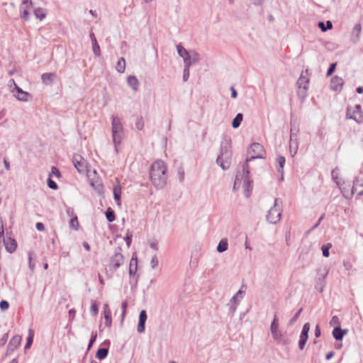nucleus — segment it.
I'll list each match as a JSON object with an SVG mask.
<instances>
[{"label":"nucleus","mask_w":363,"mask_h":363,"mask_svg":"<svg viewBox=\"0 0 363 363\" xmlns=\"http://www.w3.org/2000/svg\"><path fill=\"white\" fill-rule=\"evenodd\" d=\"M150 179L152 184L157 189H162L167 180V168L162 160L155 161L150 168Z\"/></svg>","instance_id":"f257e3e1"},{"label":"nucleus","mask_w":363,"mask_h":363,"mask_svg":"<svg viewBox=\"0 0 363 363\" xmlns=\"http://www.w3.org/2000/svg\"><path fill=\"white\" fill-rule=\"evenodd\" d=\"M231 140L229 138H224L220 143V154L216 159V163L223 170L230 167L232 155Z\"/></svg>","instance_id":"f03ea898"},{"label":"nucleus","mask_w":363,"mask_h":363,"mask_svg":"<svg viewBox=\"0 0 363 363\" xmlns=\"http://www.w3.org/2000/svg\"><path fill=\"white\" fill-rule=\"evenodd\" d=\"M111 133L116 152L124 138V128L121 118L117 116H111Z\"/></svg>","instance_id":"7ed1b4c3"},{"label":"nucleus","mask_w":363,"mask_h":363,"mask_svg":"<svg viewBox=\"0 0 363 363\" xmlns=\"http://www.w3.org/2000/svg\"><path fill=\"white\" fill-rule=\"evenodd\" d=\"M241 182H242V187L245 191V196L248 197L250 194V189L252 186L250 179L249 165L247 163H245L242 165L241 172H238L234 183V189L237 184H240Z\"/></svg>","instance_id":"20e7f679"},{"label":"nucleus","mask_w":363,"mask_h":363,"mask_svg":"<svg viewBox=\"0 0 363 363\" xmlns=\"http://www.w3.org/2000/svg\"><path fill=\"white\" fill-rule=\"evenodd\" d=\"M177 51L179 57L183 59L184 67H191L200 60L199 55L196 51H188L180 43L177 45Z\"/></svg>","instance_id":"39448f33"},{"label":"nucleus","mask_w":363,"mask_h":363,"mask_svg":"<svg viewBox=\"0 0 363 363\" xmlns=\"http://www.w3.org/2000/svg\"><path fill=\"white\" fill-rule=\"evenodd\" d=\"M310 82L308 70L302 71L299 78L296 82L298 86L297 94L298 99L303 101L308 96V85Z\"/></svg>","instance_id":"423d86ee"},{"label":"nucleus","mask_w":363,"mask_h":363,"mask_svg":"<svg viewBox=\"0 0 363 363\" xmlns=\"http://www.w3.org/2000/svg\"><path fill=\"white\" fill-rule=\"evenodd\" d=\"M282 213V201L277 198L274 199L273 206L268 211L266 218L271 224H277L281 218Z\"/></svg>","instance_id":"0eeeda50"},{"label":"nucleus","mask_w":363,"mask_h":363,"mask_svg":"<svg viewBox=\"0 0 363 363\" xmlns=\"http://www.w3.org/2000/svg\"><path fill=\"white\" fill-rule=\"evenodd\" d=\"M248 153L251 155V156L246 160L245 163L247 164L248 162H250L255 159L262 158L264 154V149L261 144L258 143H254L249 147Z\"/></svg>","instance_id":"6e6552de"},{"label":"nucleus","mask_w":363,"mask_h":363,"mask_svg":"<svg viewBox=\"0 0 363 363\" xmlns=\"http://www.w3.org/2000/svg\"><path fill=\"white\" fill-rule=\"evenodd\" d=\"M72 162L74 164V166L79 173L84 174L86 172V161L80 155H74L72 157Z\"/></svg>","instance_id":"1a4fd4ad"},{"label":"nucleus","mask_w":363,"mask_h":363,"mask_svg":"<svg viewBox=\"0 0 363 363\" xmlns=\"http://www.w3.org/2000/svg\"><path fill=\"white\" fill-rule=\"evenodd\" d=\"M270 331L272 333V336L274 341L277 342V344L279 345H286V340L282 333V332L279 330V325L277 326H270Z\"/></svg>","instance_id":"9d476101"},{"label":"nucleus","mask_w":363,"mask_h":363,"mask_svg":"<svg viewBox=\"0 0 363 363\" xmlns=\"http://www.w3.org/2000/svg\"><path fill=\"white\" fill-rule=\"evenodd\" d=\"M13 96L16 97L18 101L28 102L32 99V96L30 93L23 91L18 86H16V89L13 93H12Z\"/></svg>","instance_id":"9b49d317"},{"label":"nucleus","mask_w":363,"mask_h":363,"mask_svg":"<svg viewBox=\"0 0 363 363\" xmlns=\"http://www.w3.org/2000/svg\"><path fill=\"white\" fill-rule=\"evenodd\" d=\"M124 262L123 255L121 252H116L111 258L110 267L116 270Z\"/></svg>","instance_id":"f8f14e48"},{"label":"nucleus","mask_w":363,"mask_h":363,"mask_svg":"<svg viewBox=\"0 0 363 363\" xmlns=\"http://www.w3.org/2000/svg\"><path fill=\"white\" fill-rule=\"evenodd\" d=\"M344 84L342 78L338 76H334L330 81V88L335 91H340Z\"/></svg>","instance_id":"ddd939ff"},{"label":"nucleus","mask_w":363,"mask_h":363,"mask_svg":"<svg viewBox=\"0 0 363 363\" xmlns=\"http://www.w3.org/2000/svg\"><path fill=\"white\" fill-rule=\"evenodd\" d=\"M298 149V141L297 138H294L293 128H291L290 130L289 151L292 157H294L297 153Z\"/></svg>","instance_id":"4468645a"},{"label":"nucleus","mask_w":363,"mask_h":363,"mask_svg":"<svg viewBox=\"0 0 363 363\" xmlns=\"http://www.w3.org/2000/svg\"><path fill=\"white\" fill-rule=\"evenodd\" d=\"M361 113V106L359 104H357L354 106L352 111L350 108H347V118L355 121L357 123H359L361 121L357 118L356 115L359 114Z\"/></svg>","instance_id":"2eb2a0df"},{"label":"nucleus","mask_w":363,"mask_h":363,"mask_svg":"<svg viewBox=\"0 0 363 363\" xmlns=\"http://www.w3.org/2000/svg\"><path fill=\"white\" fill-rule=\"evenodd\" d=\"M147 318V315L146 311L142 310L139 314V321L137 327V330L139 333H143L145 331Z\"/></svg>","instance_id":"dca6fc26"},{"label":"nucleus","mask_w":363,"mask_h":363,"mask_svg":"<svg viewBox=\"0 0 363 363\" xmlns=\"http://www.w3.org/2000/svg\"><path fill=\"white\" fill-rule=\"evenodd\" d=\"M22 337L21 335H14L9 341L7 347V352H12L20 345Z\"/></svg>","instance_id":"f3484780"},{"label":"nucleus","mask_w":363,"mask_h":363,"mask_svg":"<svg viewBox=\"0 0 363 363\" xmlns=\"http://www.w3.org/2000/svg\"><path fill=\"white\" fill-rule=\"evenodd\" d=\"M354 194H357V196L363 195V180L362 178L357 177L353 182Z\"/></svg>","instance_id":"a211bd4d"},{"label":"nucleus","mask_w":363,"mask_h":363,"mask_svg":"<svg viewBox=\"0 0 363 363\" xmlns=\"http://www.w3.org/2000/svg\"><path fill=\"white\" fill-rule=\"evenodd\" d=\"M338 186L341 191L342 194L345 199H350L354 195L353 186L352 187L351 190H350V185H345L344 182H342V183H341Z\"/></svg>","instance_id":"6ab92c4d"},{"label":"nucleus","mask_w":363,"mask_h":363,"mask_svg":"<svg viewBox=\"0 0 363 363\" xmlns=\"http://www.w3.org/2000/svg\"><path fill=\"white\" fill-rule=\"evenodd\" d=\"M361 31V24H355L350 36V40L354 44H356L359 41Z\"/></svg>","instance_id":"aec40b11"},{"label":"nucleus","mask_w":363,"mask_h":363,"mask_svg":"<svg viewBox=\"0 0 363 363\" xmlns=\"http://www.w3.org/2000/svg\"><path fill=\"white\" fill-rule=\"evenodd\" d=\"M7 252L12 253L13 252L17 247L16 242L14 239L9 238L4 241Z\"/></svg>","instance_id":"412c9836"},{"label":"nucleus","mask_w":363,"mask_h":363,"mask_svg":"<svg viewBox=\"0 0 363 363\" xmlns=\"http://www.w3.org/2000/svg\"><path fill=\"white\" fill-rule=\"evenodd\" d=\"M347 332V330H342L340 325H337L334 328L333 335L336 340H342Z\"/></svg>","instance_id":"4be33fe9"},{"label":"nucleus","mask_w":363,"mask_h":363,"mask_svg":"<svg viewBox=\"0 0 363 363\" xmlns=\"http://www.w3.org/2000/svg\"><path fill=\"white\" fill-rule=\"evenodd\" d=\"M104 315L105 319V325L107 327H110L111 325L112 320L111 313L108 304H105L104 306Z\"/></svg>","instance_id":"5701e85b"},{"label":"nucleus","mask_w":363,"mask_h":363,"mask_svg":"<svg viewBox=\"0 0 363 363\" xmlns=\"http://www.w3.org/2000/svg\"><path fill=\"white\" fill-rule=\"evenodd\" d=\"M127 83L128 86L133 89V91H138L139 86V81L135 76L130 75L128 77Z\"/></svg>","instance_id":"b1692460"},{"label":"nucleus","mask_w":363,"mask_h":363,"mask_svg":"<svg viewBox=\"0 0 363 363\" xmlns=\"http://www.w3.org/2000/svg\"><path fill=\"white\" fill-rule=\"evenodd\" d=\"M285 162H286V160H285V157H283V156H278L277 157V162L279 165V168L277 169V172L281 174V179L283 180L284 179V167L285 165Z\"/></svg>","instance_id":"393cba45"},{"label":"nucleus","mask_w":363,"mask_h":363,"mask_svg":"<svg viewBox=\"0 0 363 363\" xmlns=\"http://www.w3.org/2000/svg\"><path fill=\"white\" fill-rule=\"evenodd\" d=\"M137 269H138V259H137V258L132 257L130 262V266H129L130 277L137 276L136 275Z\"/></svg>","instance_id":"a878e982"},{"label":"nucleus","mask_w":363,"mask_h":363,"mask_svg":"<svg viewBox=\"0 0 363 363\" xmlns=\"http://www.w3.org/2000/svg\"><path fill=\"white\" fill-rule=\"evenodd\" d=\"M34 15L38 21H43L47 15V11L43 8H38L34 10Z\"/></svg>","instance_id":"bb28decb"},{"label":"nucleus","mask_w":363,"mask_h":363,"mask_svg":"<svg viewBox=\"0 0 363 363\" xmlns=\"http://www.w3.org/2000/svg\"><path fill=\"white\" fill-rule=\"evenodd\" d=\"M55 78L56 76L54 73H44L41 76L42 81L44 84L52 83Z\"/></svg>","instance_id":"cd10ccee"},{"label":"nucleus","mask_w":363,"mask_h":363,"mask_svg":"<svg viewBox=\"0 0 363 363\" xmlns=\"http://www.w3.org/2000/svg\"><path fill=\"white\" fill-rule=\"evenodd\" d=\"M121 189L118 186L113 187V197L118 206H121Z\"/></svg>","instance_id":"c85d7f7f"},{"label":"nucleus","mask_w":363,"mask_h":363,"mask_svg":"<svg viewBox=\"0 0 363 363\" xmlns=\"http://www.w3.org/2000/svg\"><path fill=\"white\" fill-rule=\"evenodd\" d=\"M116 69L118 72L123 73L125 70V60L123 57L119 58L118 60Z\"/></svg>","instance_id":"c756f323"},{"label":"nucleus","mask_w":363,"mask_h":363,"mask_svg":"<svg viewBox=\"0 0 363 363\" xmlns=\"http://www.w3.org/2000/svg\"><path fill=\"white\" fill-rule=\"evenodd\" d=\"M33 337H34L33 331V330L31 328H30L28 330V337H27V339H26V345H25V350H28V349H29L31 347L33 341Z\"/></svg>","instance_id":"7c9ffc66"},{"label":"nucleus","mask_w":363,"mask_h":363,"mask_svg":"<svg viewBox=\"0 0 363 363\" xmlns=\"http://www.w3.org/2000/svg\"><path fill=\"white\" fill-rule=\"evenodd\" d=\"M243 119V115L240 113H238L232 121V126L234 128H238Z\"/></svg>","instance_id":"2f4dec72"},{"label":"nucleus","mask_w":363,"mask_h":363,"mask_svg":"<svg viewBox=\"0 0 363 363\" xmlns=\"http://www.w3.org/2000/svg\"><path fill=\"white\" fill-rule=\"evenodd\" d=\"M331 177H332L333 182H335V184L337 186H340V184L341 183H342L341 182V180L339 179V169L337 167H336L332 170Z\"/></svg>","instance_id":"473e14b6"},{"label":"nucleus","mask_w":363,"mask_h":363,"mask_svg":"<svg viewBox=\"0 0 363 363\" xmlns=\"http://www.w3.org/2000/svg\"><path fill=\"white\" fill-rule=\"evenodd\" d=\"M228 244L227 240L223 239L219 242L217 246V251L218 252H223L228 250Z\"/></svg>","instance_id":"72a5a7b5"},{"label":"nucleus","mask_w":363,"mask_h":363,"mask_svg":"<svg viewBox=\"0 0 363 363\" xmlns=\"http://www.w3.org/2000/svg\"><path fill=\"white\" fill-rule=\"evenodd\" d=\"M108 353V350L106 348H99L96 352V357L99 359H105Z\"/></svg>","instance_id":"f704fd0d"},{"label":"nucleus","mask_w":363,"mask_h":363,"mask_svg":"<svg viewBox=\"0 0 363 363\" xmlns=\"http://www.w3.org/2000/svg\"><path fill=\"white\" fill-rule=\"evenodd\" d=\"M308 335H300L298 340V347L301 350H303L305 347L306 343L308 340Z\"/></svg>","instance_id":"c9c22d12"},{"label":"nucleus","mask_w":363,"mask_h":363,"mask_svg":"<svg viewBox=\"0 0 363 363\" xmlns=\"http://www.w3.org/2000/svg\"><path fill=\"white\" fill-rule=\"evenodd\" d=\"M106 218L110 223L113 222L116 219L114 211L110 208L106 212Z\"/></svg>","instance_id":"e433bc0d"},{"label":"nucleus","mask_w":363,"mask_h":363,"mask_svg":"<svg viewBox=\"0 0 363 363\" xmlns=\"http://www.w3.org/2000/svg\"><path fill=\"white\" fill-rule=\"evenodd\" d=\"M332 247L331 243H327L326 245H324L322 246L321 250L323 252V255L325 257H328L330 255V249Z\"/></svg>","instance_id":"4c0bfd02"},{"label":"nucleus","mask_w":363,"mask_h":363,"mask_svg":"<svg viewBox=\"0 0 363 363\" xmlns=\"http://www.w3.org/2000/svg\"><path fill=\"white\" fill-rule=\"evenodd\" d=\"M69 226L74 230H78L79 228V222L77 219V216H74L73 218H70Z\"/></svg>","instance_id":"58836bf2"},{"label":"nucleus","mask_w":363,"mask_h":363,"mask_svg":"<svg viewBox=\"0 0 363 363\" xmlns=\"http://www.w3.org/2000/svg\"><path fill=\"white\" fill-rule=\"evenodd\" d=\"M301 311H302V309L301 308L300 310H298L296 313V314L289 321V325H292L293 324H294L297 321V320H298V318Z\"/></svg>","instance_id":"ea45409f"},{"label":"nucleus","mask_w":363,"mask_h":363,"mask_svg":"<svg viewBox=\"0 0 363 363\" xmlns=\"http://www.w3.org/2000/svg\"><path fill=\"white\" fill-rule=\"evenodd\" d=\"M48 186L49 188L53 190H56L58 189V186L55 182H54L51 177L48 179Z\"/></svg>","instance_id":"a19ab883"},{"label":"nucleus","mask_w":363,"mask_h":363,"mask_svg":"<svg viewBox=\"0 0 363 363\" xmlns=\"http://www.w3.org/2000/svg\"><path fill=\"white\" fill-rule=\"evenodd\" d=\"M189 75H190V67H184L183 77H182L183 81L186 82L189 78Z\"/></svg>","instance_id":"79ce46f5"},{"label":"nucleus","mask_w":363,"mask_h":363,"mask_svg":"<svg viewBox=\"0 0 363 363\" xmlns=\"http://www.w3.org/2000/svg\"><path fill=\"white\" fill-rule=\"evenodd\" d=\"M52 175H54L58 178L60 177V172L56 167H52L51 172L49 174V177H51Z\"/></svg>","instance_id":"37998d69"},{"label":"nucleus","mask_w":363,"mask_h":363,"mask_svg":"<svg viewBox=\"0 0 363 363\" xmlns=\"http://www.w3.org/2000/svg\"><path fill=\"white\" fill-rule=\"evenodd\" d=\"M310 330V323H306L303 328H302V330H301V335H308V332Z\"/></svg>","instance_id":"c03bdc74"},{"label":"nucleus","mask_w":363,"mask_h":363,"mask_svg":"<svg viewBox=\"0 0 363 363\" xmlns=\"http://www.w3.org/2000/svg\"><path fill=\"white\" fill-rule=\"evenodd\" d=\"M333 24H318V27L320 28L321 31L325 32L328 30L333 28Z\"/></svg>","instance_id":"a18cd8bd"},{"label":"nucleus","mask_w":363,"mask_h":363,"mask_svg":"<svg viewBox=\"0 0 363 363\" xmlns=\"http://www.w3.org/2000/svg\"><path fill=\"white\" fill-rule=\"evenodd\" d=\"M158 259L157 255H154L150 260V267L152 269H155L158 265Z\"/></svg>","instance_id":"49530a36"},{"label":"nucleus","mask_w":363,"mask_h":363,"mask_svg":"<svg viewBox=\"0 0 363 363\" xmlns=\"http://www.w3.org/2000/svg\"><path fill=\"white\" fill-rule=\"evenodd\" d=\"M149 245L151 249L157 251L158 250V241L155 239H152L150 241Z\"/></svg>","instance_id":"de8ad7c7"},{"label":"nucleus","mask_w":363,"mask_h":363,"mask_svg":"<svg viewBox=\"0 0 363 363\" xmlns=\"http://www.w3.org/2000/svg\"><path fill=\"white\" fill-rule=\"evenodd\" d=\"M135 127L138 130H142L144 127V121L142 118H138L135 122Z\"/></svg>","instance_id":"09e8293b"},{"label":"nucleus","mask_w":363,"mask_h":363,"mask_svg":"<svg viewBox=\"0 0 363 363\" xmlns=\"http://www.w3.org/2000/svg\"><path fill=\"white\" fill-rule=\"evenodd\" d=\"M90 311L92 315L96 316L97 315L98 311H99V308H98V306L96 304V303H91V308H90Z\"/></svg>","instance_id":"8fccbe9b"},{"label":"nucleus","mask_w":363,"mask_h":363,"mask_svg":"<svg viewBox=\"0 0 363 363\" xmlns=\"http://www.w3.org/2000/svg\"><path fill=\"white\" fill-rule=\"evenodd\" d=\"M6 240L4 238V220L3 218L0 216V239Z\"/></svg>","instance_id":"3c124183"},{"label":"nucleus","mask_w":363,"mask_h":363,"mask_svg":"<svg viewBox=\"0 0 363 363\" xmlns=\"http://www.w3.org/2000/svg\"><path fill=\"white\" fill-rule=\"evenodd\" d=\"M92 50L94 52V54L96 57H99L101 55V50L99 44L94 45L92 46Z\"/></svg>","instance_id":"603ef678"},{"label":"nucleus","mask_w":363,"mask_h":363,"mask_svg":"<svg viewBox=\"0 0 363 363\" xmlns=\"http://www.w3.org/2000/svg\"><path fill=\"white\" fill-rule=\"evenodd\" d=\"M33 255V252H28V266L31 270H33V269L35 268V264L32 262Z\"/></svg>","instance_id":"864d4df0"},{"label":"nucleus","mask_w":363,"mask_h":363,"mask_svg":"<svg viewBox=\"0 0 363 363\" xmlns=\"http://www.w3.org/2000/svg\"><path fill=\"white\" fill-rule=\"evenodd\" d=\"M336 65H337L336 63H332L330 65V67L327 71V73H326L327 77L330 76L335 72Z\"/></svg>","instance_id":"5fc2aeb1"},{"label":"nucleus","mask_w":363,"mask_h":363,"mask_svg":"<svg viewBox=\"0 0 363 363\" xmlns=\"http://www.w3.org/2000/svg\"><path fill=\"white\" fill-rule=\"evenodd\" d=\"M323 281H318V279L316 281L315 288L319 292H322L323 291Z\"/></svg>","instance_id":"6e6d98bb"},{"label":"nucleus","mask_w":363,"mask_h":363,"mask_svg":"<svg viewBox=\"0 0 363 363\" xmlns=\"http://www.w3.org/2000/svg\"><path fill=\"white\" fill-rule=\"evenodd\" d=\"M9 307V303L8 301H4V300L1 301V302H0L1 310L5 311V310L8 309Z\"/></svg>","instance_id":"4d7b16f0"},{"label":"nucleus","mask_w":363,"mask_h":363,"mask_svg":"<svg viewBox=\"0 0 363 363\" xmlns=\"http://www.w3.org/2000/svg\"><path fill=\"white\" fill-rule=\"evenodd\" d=\"M9 88L11 89V91L12 93H13L15 91V89H16V86H18L15 82L14 79H10L9 82Z\"/></svg>","instance_id":"13d9d810"},{"label":"nucleus","mask_w":363,"mask_h":363,"mask_svg":"<svg viewBox=\"0 0 363 363\" xmlns=\"http://www.w3.org/2000/svg\"><path fill=\"white\" fill-rule=\"evenodd\" d=\"M179 179L180 182H183L184 180V171L182 168H179L177 171Z\"/></svg>","instance_id":"bf43d9fd"},{"label":"nucleus","mask_w":363,"mask_h":363,"mask_svg":"<svg viewBox=\"0 0 363 363\" xmlns=\"http://www.w3.org/2000/svg\"><path fill=\"white\" fill-rule=\"evenodd\" d=\"M138 276L130 277V284L132 287H136L138 284Z\"/></svg>","instance_id":"052dcab7"},{"label":"nucleus","mask_w":363,"mask_h":363,"mask_svg":"<svg viewBox=\"0 0 363 363\" xmlns=\"http://www.w3.org/2000/svg\"><path fill=\"white\" fill-rule=\"evenodd\" d=\"M66 213H67V215L69 217H70V218H73L74 216H77L76 214L74 213V209L72 208H71V207H67Z\"/></svg>","instance_id":"680f3d73"},{"label":"nucleus","mask_w":363,"mask_h":363,"mask_svg":"<svg viewBox=\"0 0 363 363\" xmlns=\"http://www.w3.org/2000/svg\"><path fill=\"white\" fill-rule=\"evenodd\" d=\"M96 337H97L96 334L92 333L91 337L89 344H88V350H89L91 347L92 345L94 343V342L96 340Z\"/></svg>","instance_id":"e2e57ef3"},{"label":"nucleus","mask_w":363,"mask_h":363,"mask_svg":"<svg viewBox=\"0 0 363 363\" xmlns=\"http://www.w3.org/2000/svg\"><path fill=\"white\" fill-rule=\"evenodd\" d=\"M330 324L331 325H337V326L340 325V322H339V319H338L337 316H336V315L333 316L330 321Z\"/></svg>","instance_id":"0e129e2a"},{"label":"nucleus","mask_w":363,"mask_h":363,"mask_svg":"<svg viewBox=\"0 0 363 363\" xmlns=\"http://www.w3.org/2000/svg\"><path fill=\"white\" fill-rule=\"evenodd\" d=\"M228 308H229V312L233 315L237 309V306L238 305H235V304H230V303H228Z\"/></svg>","instance_id":"69168bd1"},{"label":"nucleus","mask_w":363,"mask_h":363,"mask_svg":"<svg viewBox=\"0 0 363 363\" xmlns=\"http://www.w3.org/2000/svg\"><path fill=\"white\" fill-rule=\"evenodd\" d=\"M240 302V301H239V299L235 297V296L234 295L230 300L229 303H230L231 305L232 304H235V305H238L239 303Z\"/></svg>","instance_id":"338daca9"},{"label":"nucleus","mask_w":363,"mask_h":363,"mask_svg":"<svg viewBox=\"0 0 363 363\" xmlns=\"http://www.w3.org/2000/svg\"><path fill=\"white\" fill-rule=\"evenodd\" d=\"M127 306H128V303L126 301H123L121 304V308H122V317L123 318H124L125 315V311H126V308H127Z\"/></svg>","instance_id":"774afa93"}]
</instances>
